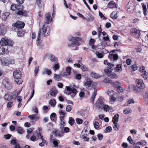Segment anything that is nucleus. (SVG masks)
Instances as JSON below:
<instances>
[{
  "label": "nucleus",
  "mask_w": 148,
  "mask_h": 148,
  "mask_svg": "<svg viewBox=\"0 0 148 148\" xmlns=\"http://www.w3.org/2000/svg\"><path fill=\"white\" fill-rule=\"evenodd\" d=\"M52 17H51V15L49 12L46 13L45 15V22L44 23L42 28V36H48L49 33V24L52 21Z\"/></svg>",
  "instance_id": "obj_1"
},
{
  "label": "nucleus",
  "mask_w": 148,
  "mask_h": 148,
  "mask_svg": "<svg viewBox=\"0 0 148 148\" xmlns=\"http://www.w3.org/2000/svg\"><path fill=\"white\" fill-rule=\"evenodd\" d=\"M68 40L67 43L70 47L78 46L82 42L81 38H68Z\"/></svg>",
  "instance_id": "obj_2"
},
{
  "label": "nucleus",
  "mask_w": 148,
  "mask_h": 148,
  "mask_svg": "<svg viewBox=\"0 0 148 148\" xmlns=\"http://www.w3.org/2000/svg\"><path fill=\"white\" fill-rule=\"evenodd\" d=\"M21 6L17 5L16 4H12L11 6V10L15 11V13L18 15L26 16L27 14L26 12L23 11L22 9L21 8Z\"/></svg>",
  "instance_id": "obj_3"
},
{
  "label": "nucleus",
  "mask_w": 148,
  "mask_h": 148,
  "mask_svg": "<svg viewBox=\"0 0 148 148\" xmlns=\"http://www.w3.org/2000/svg\"><path fill=\"white\" fill-rule=\"evenodd\" d=\"M13 76L16 84H20L22 83L23 81L21 78L22 74L20 71L18 70L15 71L13 73Z\"/></svg>",
  "instance_id": "obj_4"
},
{
  "label": "nucleus",
  "mask_w": 148,
  "mask_h": 148,
  "mask_svg": "<svg viewBox=\"0 0 148 148\" xmlns=\"http://www.w3.org/2000/svg\"><path fill=\"white\" fill-rule=\"evenodd\" d=\"M74 88L72 86H66V90L64 91V92L68 95H70L72 97H74L77 93V90L75 88L77 87L74 85Z\"/></svg>",
  "instance_id": "obj_5"
},
{
  "label": "nucleus",
  "mask_w": 148,
  "mask_h": 148,
  "mask_svg": "<svg viewBox=\"0 0 148 148\" xmlns=\"http://www.w3.org/2000/svg\"><path fill=\"white\" fill-rule=\"evenodd\" d=\"M105 73L106 75H107L109 77L113 78L116 79L118 76L116 74L113 73L109 69H107L104 70Z\"/></svg>",
  "instance_id": "obj_6"
},
{
  "label": "nucleus",
  "mask_w": 148,
  "mask_h": 148,
  "mask_svg": "<svg viewBox=\"0 0 148 148\" xmlns=\"http://www.w3.org/2000/svg\"><path fill=\"white\" fill-rule=\"evenodd\" d=\"M139 71L140 75L143 77L144 79H147L148 73L146 72L145 67L143 66H141L139 69Z\"/></svg>",
  "instance_id": "obj_7"
},
{
  "label": "nucleus",
  "mask_w": 148,
  "mask_h": 148,
  "mask_svg": "<svg viewBox=\"0 0 148 148\" xmlns=\"http://www.w3.org/2000/svg\"><path fill=\"white\" fill-rule=\"evenodd\" d=\"M104 99L103 98L99 97L96 103V106L98 108L102 109L103 106L104 105Z\"/></svg>",
  "instance_id": "obj_8"
},
{
  "label": "nucleus",
  "mask_w": 148,
  "mask_h": 148,
  "mask_svg": "<svg viewBox=\"0 0 148 148\" xmlns=\"http://www.w3.org/2000/svg\"><path fill=\"white\" fill-rule=\"evenodd\" d=\"M137 87L139 89H143L145 87V85L144 84L142 80L140 79H137L136 80Z\"/></svg>",
  "instance_id": "obj_9"
},
{
  "label": "nucleus",
  "mask_w": 148,
  "mask_h": 148,
  "mask_svg": "<svg viewBox=\"0 0 148 148\" xmlns=\"http://www.w3.org/2000/svg\"><path fill=\"white\" fill-rule=\"evenodd\" d=\"M24 25L25 24L24 23L19 21H18L16 23L12 24L13 26L18 28H23Z\"/></svg>",
  "instance_id": "obj_10"
},
{
  "label": "nucleus",
  "mask_w": 148,
  "mask_h": 148,
  "mask_svg": "<svg viewBox=\"0 0 148 148\" xmlns=\"http://www.w3.org/2000/svg\"><path fill=\"white\" fill-rule=\"evenodd\" d=\"M92 81L90 79H88L84 84V86L86 88L90 89L92 87Z\"/></svg>",
  "instance_id": "obj_11"
},
{
  "label": "nucleus",
  "mask_w": 148,
  "mask_h": 148,
  "mask_svg": "<svg viewBox=\"0 0 148 148\" xmlns=\"http://www.w3.org/2000/svg\"><path fill=\"white\" fill-rule=\"evenodd\" d=\"M13 94L10 92L6 93L4 96V99L6 101H10L13 97Z\"/></svg>",
  "instance_id": "obj_12"
},
{
  "label": "nucleus",
  "mask_w": 148,
  "mask_h": 148,
  "mask_svg": "<svg viewBox=\"0 0 148 148\" xmlns=\"http://www.w3.org/2000/svg\"><path fill=\"white\" fill-rule=\"evenodd\" d=\"M50 95L53 97H55L58 93V91L56 88H52L50 90Z\"/></svg>",
  "instance_id": "obj_13"
},
{
  "label": "nucleus",
  "mask_w": 148,
  "mask_h": 148,
  "mask_svg": "<svg viewBox=\"0 0 148 148\" xmlns=\"http://www.w3.org/2000/svg\"><path fill=\"white\" fill-rule=\"evenodd\" d=\"M42 39L41 38H37L36 40V44L40 49H42L43 47V45L42 44Z\"/></svg>",
  "instance_id": "obj_14"
},
{
  "label": "nucleus",
  "mask_w": 148,
  "mask_h": 148,
  "mask_svg": "<svg viewBox=\"0 0 148 148\" xmlns=\"http://www.w3.org/2000/svg\"><path fill=\"white\" fill-rule=\"evenodd\" d=\"M48 55L49 59L51 61L54 62H57L58 61V59L57 58L55 57L52 54H47Z\"/></svg>",
  "instance_id": "obj_15"
},
{
  "label": "nucleus",
  "mask_w": 148,
  "mask_h": 148,
  "mask_svg": "<svg viewBox=\"0 0 148 148\" xmlns=\"http://www.w3.org/2000/svg\"><path fill=\"white\" fill-rule=\"evenodd\" d=\"M95 42V40L92 38L90 39L89 41V45L90 46H91V47L92 49H96L95 46L94 45Z\"/></svg>",
  "instance_id": "obj_16"
},
{
  "label": "nucleus",
  "mask_w": 148,
  "mask_h": 148,
  "mask_svg": "<svg viewBox=\"0 0 148 148\" xmlns=\"http://www.w3.org/2000/svg\"><path fill=\"white\" fill-rule=\"evenodd\" d=\"M119 56L116 54H113L111 53L110 54L109 58L111 60H116L118 59Z\"/></svg>",
  "instance_id": "obj_17"
},
{
  "label": "nucleus",
  "mask_w": 148,
  "mask_h": 148,
  "mask_svg": "<svg viewBox=\"0 0 148 148\" xmlns=\"http://www.w3.org/2000/svg\"><path fill=\"white\" fill-rule=\"evenodd\" d=\"M59 113L60 115V121L64 120V117L66 116V113L62 110H60Z\"/></svg>",
  "instance_id": "obj_18"
},
{
  "label": "nucleus",
  "mask_w": 148,
  "mask_h": 148,
  "mask_svg": "<svg viewBox=\"0 0 148 148\" xmlns=\"http://www.w3.org/2000/svg\"><path fill=\"white\" fill-rule=\"evenodd\" d=\"M90 76L92 77L95 79H98L101 77V76L94 71L90 73Z\"/></svg>",
  "instance_id": "obj_19"
},
{
  "label": "nucleus",
  "mask_w": 148,
  "mask_h": 148,
  "mask_svg": "<svg viewBox=\"0 0 148 148\" xmlns=\"http://www.w3.org/2000/svg\"><path fill=\"white\" fill-rule=\"evenodd\" d=\"M97 95V91L95 88L94 89V91L92 93V97L90 98V102L92 103H93L94 101V99L95 98V96Z\"/></svg>",
  "instance_id": "obj_20"
},
{
  "label": "nucleus",
  "mask_w": 148,
  "mask_h": 148,
  "mask_svg": "<svg viewBox=\"0 0 148 148\" xmlns=\"http://www.w3.org/2000/svg\"><path fill=\"white\" fill-rule=\"evenodd\" d=\"M29 118L31 120H34L36 121L38 120L40 118L37 114H32L29 115Z\"/></svg>",
  "instance_id": "obj_21"
},
{
  "label": "nucleus",
  "mask_w": 148,
  "mask_h": 148,
  "mask_svg": "<svg viewBox=\"0 0 148 148\" xmlns=\"http://www.w3.org/2000/svg\"><path fill=\"white\" fill-rule=\"evenodd\" d=\"M8 39L5 38H2L0 41V43L2 46H6L7 43Z\"/></svg>",
  "instance_id": "obj_22"
},
{
  "label": "nucleus",
  "mask_w": 148,
  "mask_h": 148,
  "mask_svg": "<svg viewBox=\"0 0 148 148\" xmlns=\"http://www.w3.org/2000/svg\"><path fill=\"white\" fill-rule=\"evenodd\" d=\"M114 69L117 72H121L122 71V65L121 64H117L116 67H115Z\"/></svg>",
  "instance_id": "obj_23"
},
{
  "label": "nucleus",
  "mask_w": 148,
  "mask_h": 148,
  "mask_svg": "<svg viewBox=\"0 0 148 148\" xmlns=\"http://www.w3.org/2000/svg\"><path fill=\"white\" fill-rule=\"evenodd\" d=\"M115 3L113 1H110L107 7L110 8H112L116 7Z\"/></svg>",
  "instance_id": "obj_24"
},
{
  "label": "nucleus",
  "mask_w": 148,
  "mask_h": 148,
  "mask_svg": "<svg viewBox=\"0 0 148 148\" xmlns=\"http://www.w3.org/2000/svg\"><path fill=\"white\" fill-rule=\"evenodd\" d=\"M52 134H54L56 136L61 137L63 136V135L61 134L60 132L58 130H55L54 131L52 132Z\"/></svg>",
  "instance_id": "obj_25"
},
{
  "label": "nucleus",
  "mask_w": 148,
  "mask_h": 148,
  "mask_svg": "<svg viewBox=\"0 0 148 148\" xmlns=\"http://www.w3.org/2000/svg\"><path fill=\"white\" fill-rule=\"evenodd\" d=\"M65 125V123L64 121V120L60 121V123L59 124V129L60 131L61 130L62 131V129H63L65 127L64 126Z\"/></svg>",
  "instance_id": "obj_26"
},
{
  "label": "nucleus",
  "mask_w": 148,
  "mask_h": 148,
  "mask_svg": "<svg viewBox=\"0 0 148 148\" xmlns=\"http://www.w3.org/2000/svg\"><path fill=\"white\" fill-rule=\"evenodd\" d=\"M117 11H114L111 13L110 15L111 18L114 19H116L117 18Z\"/></svg>",
  "instance_id": "obj_27"
},
{
  "label": "nucleus",
  "mask_w": 148,
  "mask_h": 148,
  "mask_svg": "<svg viewBox=\"0 0 148 148\" xmlns=\"http://www.w3.org/2000/svg\"><path fill=\"white\" fill-rule=\"evenodd\" d=\"M54 79L56 81H60L62 79V75L61 74L58 75L56 74H54Z\"/></svg>",
  "instance_id": "obj_28"
},
{
  "label": "nucleus",
  "mask_w": 148,
  "mask_h": 148,
  "mask_svg": "<svg viewBox=\"0 0 148 148\" xmlns=\"http://www.w3.org/2000/svg\"><path fill=\"white\" fill-rule=\"evenodd\" d=\"M131 34H139L140 31L135 28H133L131 30Z\"/></svg>",
  "instance_id": "obj_29"
},
{
  "label": "nucleus",
  "mask_w": 148,
  "mask_h": 148,
  "mask_svg": "<svg viewBox=\"0 0 148 148\" xmlns=\"http://www.w3.org/2000/svg\"><path fill=\"white\" fill-rule=\"evenodd\" d=\"M103 108L105 111H109L110 110L112 109V108L106 104H104L103 106Z\"/></svg>",
  "instance_id": "obj_30"
},
{
  "label": "nucleus",
  "mask_w": 148,
  "mask_h": 148,
  "mask_svg": "<svg viewBox=\"0 0 148 148\" xmlns=\"http://www.w3.org/2000/svg\"><path fill=\"white\" fill-rule=\"evenodd\" d=\"M42 73L44 74H47L48 75H50L51 73V70L47 68H44Z\"/></svg>",
  "instance_id": "obj_31"
},
{
  "label": "nucleus",
  "mask_w": 148,
  "mask_h": 148,
  "mask_svg": "<svg viewBox=\"0 0 148 148\" xmlns=\"http://www.w3.org/2000/svg\"><path fill=\"white\" fill-rule=\"evenodd\" d=\"M119 115L116 114L114 116L112 119V122L113 123H117L119 119Z\"/></svg>",
  "instance_id": "obj_32"
},
{
  "label": "nucleus",
  "mask_w": 148,
  "mask_h": 148,
  "mask_svg": "<svg viewBox=\"0 0 148 148\" xmlns=\"http://www.w3.org/2000/svg\"><path fill=\"white\" fill-rule=\"evenodd\" d=\"M70 129L67 127H65L62 130H61L60 132L62 134H64L68 133L69 132Z\"/></svg>",
  "instance_id": "obj_33"
},
{
  "label": "nucleus",
  "mask_w": 148,
  "mask_h": 148,
  "mask_svg": "<svg viewBox=\"0 0 148 148\" xmlns=\"http://www.w3.org/2000/svg\"><path fill=\"white\" fill-rule=\"evenodd\" d=\"M134 8V6H129V7L127 9V11L129 13H132L133 12Z\"/></svg>",
  "instance_id": "obj_34"
},
{
  "label": "nucleus",
  "mask_w": 148,
  "mask_h": 148,
  "mask_svg": "<svg viewBox=\"0 0 148 148\" xmlns=\"http://www.w3.org/2000/svg\"><path fill=\"white\" fill-rule=\"evenodd\" d=\"M25 32L24 31H23L22 30L19 31L17 32V34L18 36L20 37H22L24 36Z\"/></svg>",
  "instance_id": "obj_35"
},
{
  "label": "nucleus",
  "mask_w": 148,
  "mask_h": 148,
  "mask_svg": "<svg viewBox=\"0 0 148 148\" xmlns=\"http://www.w3.org/2000/svg\"><path fill=\"white\" fill-rule=\"evenodd\" d=\"M112 84L113 85L114 87L116 88H117L121 86V84L120 83V82L118 81H116L114 82H112Z\"/></svg>",
  "instance_id": "obj_36"
},
{
  "label": "nucleus",
  "mask_w": 148,
  "mask_h": 148,
  "mask_svg": "<svg viewBox=\"0 0 148 148\" xmlns=\"http://www.w3.org/2000/svg\"><path fill=\"white\" fill-rule=\"evenodd\" d=\"M7 41H8L7 42V44L6 45L11 47L13 46L14 42L12 40L8 39Z\"/></svg>",
  "instance_id": "obj_37"
},
{
  "label": "nucleus",
  "mask_w": 148,
  "mask_h": 148,
  "mask_svg": "<svg viewBox=\"0 0 148 148\" xmlns=\"http://www.w3.org/2000/svg\"><path fill=\"white\" fill-rule=\"evenodd\" d=\"M49 104L51 106L54 107L56 104V101L55 100L52 99L50 100Z\"/></svg>",
  "instance_id": "obj_38"
},
{
  "label": "nucleus",
  "mask_w": 148,
  "mask_h": 148,
  "mask_svg": "<svg viewBox=\"0 0 148 148\" xmlns=\"http://www.w3.org/2000/svg\"><path fill=\"white\" fill-rule=\"evenodd\" d=\"M17 132L19 134H23L24 133V130L21 127H17L16 128Z\"/></svg>",
  "instance_id": "obj_39"
},
{
  "label": "nucleus",
  "mask_w": 148,
  "mask_h": 148,
  "mask_svg": "<svg viewBox=\"0 0 148 148\" xmlns=\"http://www.w3.org/2000/svg\"><path fill=\"white\" fill-rule=\"evenodd\" d=\"M86 19L89 22H91L93 21L94 17L92 15L89 14V16L86 18Z\"/></svg>",
  "instance_id": "obj_40"
},
{
  "label": "nucleus",
  "mask_w": 148,
  "mask_h": 148,
  "mask_svg": "<svg viewBox=\"0 0 148 148\" xmlns=\"http://www.w3.org/2000/svg\"><path fill=\"white\" fill-rule=\"evenodd\" d=\"M113 128L115 131H118L119 130V125L117 123H113Z\"/></svg>",
  "instance_id": "obj_41"
},
{
  "label": "nucleus",
  "mask_w": 148,
  "mask_h": 148,
  "mask_svg": "<svg viewBox=\"0 0 148 148\" xmlns=\"http://www.w3.org/2000/svg\"><path fill=\"white\" fill-rule=\"evenodd\" d=\"M75 120L72 117H70L69 119V123L71 126H72L74 123Z\"/></svg>",
  "instance_id": "obj_42"
},
{
  "label": "nucleus",
  "mask_w": 148,
  "mask_h": 148,
  "mask_svg": "<svg viewBox=\"0 0 148 148\" xmlns=\"http://www.w3.org/2000/svg\"><path fill=\"white\" fill-rule=\"evenodd\" d=\"M4 85L5 87L8 89H10L12 87V84L9 82H6Z\"/></svg>",
  "instance_id": "obj_43"
},
{
  "label": "nucleus",
  "mask_w": 148,
  "mask_h": 148,
  "mask_svg": "<svg viewBox=\"0 0 148 148\" xmlns=\"http://www.w3.org/2000/svg\"><path fill=\"white\" fill-rule=\"evenodd\" d=\"M108 67L109 68V69L111 70V71L114 69L115 66L114 64L109 63H108Z\"/></svg>",
  "instance_id": "obj_44"
},
{
  "label": "nucleus",
  "mask_w": 148,
  "mask_h": 148,
  "mask_svg": "<svg viewBox=\"0 0 148 148\" xmlns=\"http://www.w3.org/2000/svg\"><path fill=\"white\" fill-rule=\"evenodd\" d=\"M124 113L125 114H127L132 112V110L130 108H127L123 110Z\"/></svg>",
  "instance_id": "obj_45"
},
{
  "label": "nucleus",
  "mask_w": 148,
  "mask_h": 148,
  "mask_svg": "<svg viewBox=\"0 0 148 148\" xmlns=\"http://www.w3.org/2000/svg\"><path fill=\"white\" fill-rule=\"evenodd\" d=\"M66 71L68 75H70L71 73V67L70 66L66 67Z\"/></svg>",
  "instance_id": "obj_46"
},
{
  "label": "nucleus",
  "mask_w": 148,
  "mask_h": 148,
  "mask_svg": "<svg viewBox=\"0 0 148 148\" xmlns=\"http://www.w3.org/2000/svg\"><path fill=\"white\" fill-rule=\"evenodd\" d=\"M143 10V12L144 14L146 16L147 15V9L146 7V6L145 5H144V4L142 5Z\"/></svg>",
  "instance_id": "obj_47"
},
{
  "label": "nucleus",
  "mask_w": 148,
  "mask_h": 148,
  "mask_svg": "<svg viewBox=\"0 0 148 148\" xmlns=\"http://www.w3.org/2000/svg\"><path fill=\"white\" fill-rule=\"evenodd\" d=\"M82 138L84 139V140L86 141H88L89 138L85 135V134L82 135L81 136Z\"/></svg>",
  "instance_id": "obj_48"
},
{
  "label": "nucleus",
  "mask_w": 148,
  "mask_h": 148,
  "mask_svg": "<svg viewBox=\"0 0 148 148\" xmlns=\"http://www.w3.org/2000/svg\"><path fill=\"white\" fill-rule=\"evenodd\" d=\"M134 101L133 99L129 100L127 101V104H125L124 106H126L128 104H130L134 103Z\"/></svg>",
  "instance_id": "obj_49"
},
{
  "label": "nucleus",
  "mask_w": 148,
  "mask_h": 148,
  "mask_svg": "<svg viewBox=\"0 0 148 148\" xmlns=\"http://www.w3.org/2000/svg\"><path fill=\"white\" fill-rule=\"evenodd\" d=\"M97 29L98 33V36L99 37L100 36L101 34L102 31V29L101 27L98 26L97 28Z\"/></svg>",
  "instance_id": "obj_50"
},
{
  "label": "nucleus",
  "mask_w": 148,
  "mask_h": 148,
  "mask_svg": "<svg viewBox=\"0 0 148 148\" xmlns=\"http://www.w3.org/2000/svg\"><path fill=\"white\" fill-rule=\"evenodd\" d=\"M105 83H110L112 84V82L110 79L108 78H106L103 81Z\"/></svg>",
  "instance_id": "obj_51"
},
{
  "label": "nucleus",
  "mask_w": 148,
  "mask_h": 148,
  "mask_svg": "<svg viewBox=\"0 0 148 148\" xmlns=\"http://www.w3.org/2000/svg\"><path fill=\"white\" fill-rule=\"evenodd\" d=\"M95 54L98 58H101L103 57V55L101 53H99L98 51H96Z\"/></svg>",
  "instance_id": "obj_52"
},
{
  "label": "nucleus",
  "mask_w": 148,
  "mask_h": 148,
  "mask_svg": "<svg viewBox=\"0 0 148 148\" xmlns=\"http://www.w3.org/2000/svg\"><path fill=\"white\" fill-rule=\"evenodd\" d=\"M146 142L145 140L139 141L136 143V144L140 145H145L146 144Z\"/></svg>",
  "instance_id": "obj_53"
},
{
  "label": "nucleus",
  "mask_w": 148,
  "mask_h": 148,
  "mask_svg": "<svg viewBox=\"0 0 148 148\" xmlns=\"http://www.w3.org/2000/svg\"><path fill=\"white\" fill-rule=\"evenodd\" d=\"M94 127L95 129H97L99 127V123L98 122L95 121L94 123Z\"/></svg>",
  "instance_id": "obj_54"
},
{
  "label": "nucleus",
  "mask_w": 148,
  "mask_h": 148,
  "mask_svg": "<svg viewBox=\"0 0 148 148\" xmlns=\"http://www.w3.org/2000/svg\"><path fill=\"white\" fill-rule=\"evenodd\" d=\"M5 49L3 47H0V54H3L5 52Z\"/></svg>",
  "instance_id": "obj_55"
},
{
  "label": "nucleus",
  "mask_w": 148,
  "mask_h": 148,
  "mask_svg": "<svg viewBox=\"0 0 148 148\" xmlns=\"http://www.w3.org/2000/svg\"><path fill=\"white\" fill-rule=\"evenodd\" d=\"M41 140L42 142L39 143V145L41 147H43L44 145L46 143V141L44 139H42Z\"/></svg>",
  "instance_id": "obj_56"
},
{
  "label": "nucleus",
  "mask_w": 148,
  "mask_h": 148,
  "mask_svg": "<svg viewBox=\"0 0 148 148\" xmlns=\"http://www.w3.org/2000/svg\"><path fill=\"white\" fill-rule=\"evenodd\" d=\"M97 137L99 140H101L103 138V136L101 134H99L97 135Z\"/></svg>",
  "instance_id": "obj_57"
},
{
  "label": "nucleus",
  "mask_w": 148,
  "mask_h": 148,
  "mask_svg": "<svg viewBox=\"0 0 148 148\" xmlns=\"http://www.w3.org/2000/svg\"><path fill=\"white\" fill-rule=\"evenodd\" d=\"M107 93L108 95L111 96L112 95H113L114 94V92L113 91L111 90H110L107 91Z\"/></svg>",
  "instance_id": "obj_58"
},
{
  "label": "nucleus",
  "mask_w": 148,
  "mask_h": 148,
  "mask_svg": "<svg viewBox=\"0 0 148 148\" xmlns=\"http://www.w3.org/2000/svg\"><path fill=\"white\" fill-rule=\"evenodd\" d=\"M72 106L70 105H68L66 108V111L67 112H70L72 109Z\"/></svg>",
  "instance_id": "obj_59"
},
{
  "label": "nucleus",
  "mask_w": 148,
  "mask_h": 148,
  "mask_svg": "<svg viewBox=\"0 0 148 148\" xmlns=\"http://www.w3.org/2000/svg\"><path fill=\"white\" fill-rule=\"evenodd\" d=\"M76 121L78 124H81L82 123V120L79 118H77L76 119Z\"/></svg>",
  "instance_id": "obj_60"
},
{
  "label": "nucleus",
  "mask_w": 148,
  "mask_h": 148,
  "mask_svg": "<svg viewBox=\"0 0 148 148\" xmlns=\"http://www.w3.org/2000/svg\"><path fill=\"white\" fill-rule=\"evenodd\" d=\"M59 143V140H54L53 141V143L55 146H58V143Z\"/></svg>",
  "instance_id": "obj_61"
},
{
  "label": "nucleus",
  "mask_w": 148,
  "mask_h": 148,
  "mask_svg": "<svg viewBox=\"0 0 148 148\" xmlns=\"http://www.w3.org/2000/svg\"><path fill=\"white\" fill-rule=\"evenodd\" d=\"M39 70V67L38 66H36L35 67L34 70V75L36 76Z\"/></svg>",
  "instance_id": "obj_62"
},
{
  "label": "nucleus",
  "mask_w": 148,
  "mask_h": 148,
  "mask_svg": "<svg viewBox=\"0 0 148 148\" xmlns=\"http://www.w3.org/2000/svg\"><path fill=\"white\" fill-rule=\"evenodd\" d=\"M60 66L58 64L54 65L53 68L55 70H57L59 69Z\"/></svg>",
  "instance_id": "obj_63"
},
{
  "label": "nucleus",
  "mask_w": 148,
  "mask_h": 148,
  "mask_svg": "<svg viewBox=\"0 0 148 148\" xmlns=\"http://www.w3.org/2000/svg\"><path fill=\"white\" fill-rule=\"evenodd\" d=\"M127 140L130 144H132L133 143V140L132 139V137L131 136H129L128 137Z\"/></svg>",
  "instance_id": "obj_64"
}]
</instances>
